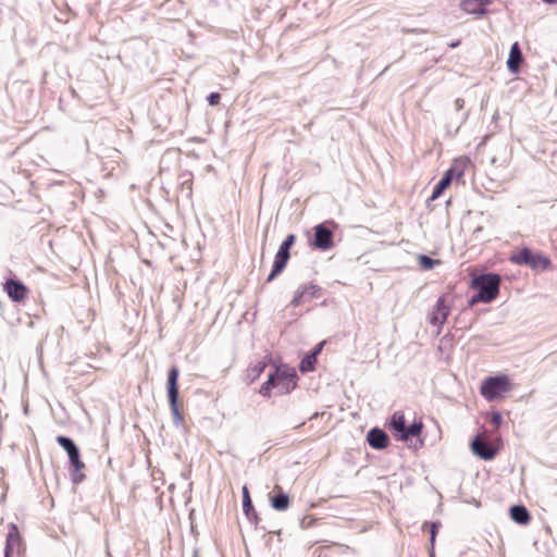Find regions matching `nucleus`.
I'll return each instance as SVG.
<instances>
[{"instance_id": "f257e3e1", "label": "nucleus", "mask_w": 557, "mask_h": 557, "mask_svg": "<svg viewBox=\"0 0 557 557\" xmlns=\"http://www.w3.org/2000/svg\"><path fill=\"white\" fill-rule=\"evenodd\" d=\"M500 275L497 273H482L474 275L471 278V287L478 293L473 295L469 300V306H473L478 302L490 304L499 294Z\"/></svg>"}, {"instance_id": "f03ea898", "label": "nucleus", "mask_w": 557, "mask_h": 557, "mask_svg": "<svg viewBox=\"0 0 557 557\" xmlns=\"http://www.w3.org/2000/svg\"><path fill=\"white\" fill-rule=\"evenodd\" d=\"M297 380L298 375L294 369L286 366L275 367L261 385L259 393L264 397H270L271 389L276 388L278 394H288L296 387Z\"/></svg>"}, {"instance_id": "7ed1b4c3", "label": "nucleus", "mask_w": 557, "mask_h": 557, "mask_svg": "<svg viewBox=\"0 0 557 557\" xmlns=\"http://www.w3.org/2000/svg\"><path fill=\"white\" fill-rule=\"evenodd\" d=\"M388 429L397 441L408 442L410 437L420 436L423 430V423L421 420H414L410 425H407L404 412L395 411L389 419ZM423 444V441L418 438L413 448H421Z\"/></svg>"}, {"instance_id": "20e7f679", "label": "nucleus", "mask_w": 557, "mask_h": 557, "mask_svg": "<svg viewBox=\"0 0 557 557\" xmlns=\"http://www.w3.org/2000/svg\"><path fill=\"white\" fill-rule=\"evenodd\" d=\"M509 260L519 265H528L534 271H545L550 265V259L540 252H534L528 247L513 251Z\"/></svg>"}, {"instance_id": "39448f33", "label": "nucleus", "mask_w": 557, "mask_h": 557, "mask_svg": "<svg viewBox=\"0 0 557 557\" xmlns=\"http://www.w3.org/2000/svg\"><path fill=\"white\" fill-rule=\"evenodd\" d=\"M334 221H324L313 227V239L311 246L321 251H326L334 246Z\"/></svg>"}, {"instance_id": "423d86ee", "label": "nucleus", "mask_w": 557, "mask_h": 557, "mask_svg": "<svg viewBox=\"0 0 557 557\" xmlns=\"http://www.w3.org/2000/svg\"><path fill=\"white\" fill-rule=\"evenodd\" d=\"M178 375L180 371L176 367H172L168 372V398L173 414L175 425H181L183 416L178 409Z\"/></svg>"}, {"instance_id": "0eeeda50", "label": "nucleus", "mask_w": 557, "mask_h": 557, "mask_svg": "<svg viewBox=\"0 0 557 557\" xmlns=\"http://www.w3.org/2000/svg\"><path fill=\"white\" fill-rule=\"evenodd\" d=\"M510 381L506 374L486 377L481 385V394L487 400H494L509 391Z\"/></svg>"}, {"instance_id": "6e6552de", "label": "nucleus", "mask_w": 557, "mask_h": 557, "mask_svg": "<svg viewBox=\"0 0 557 557\" xmlns=\"http://www.w3.org/2000/svg\"><path fill=\"white\" fill-rule=\"evenodd\" d=\"M471 448L473 454L483 460H492L497 455V448L480 435L473 437Z\"/></svg>"}, {"instance_id": "1a4fd4ad", "label": "nucleus", "mask_w": 557, "mask_h": 557, "mask_svg": "<svg viewBox=\"0 0 557 557\" xmlns=\"http://www.w3.org/2000/svg\"><path fill=\"white\" fill-rule=\"evenodd\" d=\"M450 312V307L446 304V296L437 298L429 317V322L435 326H442Z\"/></svg>"}, {"instance_id": "9d476101", "label": "nucleus", "mask_w": 557, "mask_h": 557, "mask_svg": "<svg viewBox=\"0 0 557 557\" xmlns=\"http://www.w3.org/2000/svg\"><path fill=\"white\" fill-rule=\"evenodd\" d=\"M321 287L315 284L300 285L294 294L290 306L298 307L310 298L320 297Z\"/></svg>"}, {"instance_id": "9b49d317", "label": "nucleus", "mask_w": 557, "mask_h": 557, "mask_svg": "<svg viewBox=\"0 0 557 557\" xmlns=\"http://www.w3.org/2000/svg\"><path fill=\"white\" fill-rule=\"evenodd\" d=\"M3 288L13 301H22L27 296V287L24 283L15 278H8Z\"/></svg>"}, {"instance_id": "f8f14e48", "label": "nucleus", "mask_w": 557, "mask_h": 557, "mask_svg": "<svg viewBox=\"0 0 557 557\" xmlns=\"http://www.w3.org/2000/svg\"><path fill=\"white\" fill-rule=\"evenodd\" d=\"M367 441L372 448L384 449L389 444V436L384 430L372 428L367 434Z\"/></svg>"}, {"instance_id": "ddd939ff", "label": "nucleus", "mask_w": 557, "mask_h": 557, "mask_svg": "<svg viewBox=\"0 0 557 557\" xmlns=\"http://www.w3.org/2000/svg\"><path fill=\"white\" fill-rule=\"evenodd\" d=\"M523 60V53L520 49L519 44L516 41L510 47L509 57L507 60L508 71L512 74L519 73Z\"/></svg>"}, {"instance_id": "4468645a", "label": "nucleus", "mask_w": 557, "mask_h": 557, "mask_svg": "<svg viewBox=\"0 0 557 557\" xmlns=\"http://www.w3.org/2000/svg\"><path fill=\"white\" fill-rule=\"evenodd\" d=\"M22 543V539L18 532V529L16 524L10 523L9 524V532L5 540V546H4V555L5 557H11L14 549L20 547Z\"/></svg>"}, {"instance_id": "2eb2a0df", "label": "nucleus", "mask_w": 557, "mask_h": 557, "mask_svg": "<svg viewBox=\"0 0 557 557\" xmlns=\"http://www.w3.org/2000/svg\"><path fill=\"white\" fill-rule=\"evenodd\" d=\"M490 3L491 0H462L460 9L469 14L482 16L486 14V5Z\"/></svg>"}, {"instance_id": "dca6fc26", "label": "nucleus", "mask_w": 557, "mask_h": 557, "mask_svg": "<svg viewBox=\"0 0 557 557\" xmlns=\"http://www.w3.org/2000/svg\"><path fill=\"white\" fill-rule=\"evenodd\" d=\"M243 510L247 519L257 528L259 524L258 513L252 505L249 490L246 485L243 486Z\"/></svg>"}, {"instance_id": "f3484780", "label": "nucleus", "mask_w": 557, "mask_h": 557, "mask_svg": "<svg viewBox=\"0 0 557 557\" xmlns=\"http://www.w3.org/2000/svg\"><path fill=\"white\" fill-rule=\"evenodd\" d=\"M289 257L290 253H285L283 251L277 250L274 257V262L272 264V270L265 280L267 283L272 282L278 274L283 272L289 260Z\"/></svg>"}, {"instance_id": "a211bd4d", "label": "nucleus", "mask_w": 557, "mask_h": 557, "mask_svg": "<svg viewBox=\"0 0 557 557\" xmlns=\"http://www.w3.org/2000/svg\"><path fill=\"white\" fill-rule=\"evenodd\" d=\"M510 518L518 524L525 525L531 520V515L525 506L512 505L509 509Z\"/></svg>"}, {"instance_id": "6ab92c4d", "label": "nucleus", "mask_w": 557, "mask_h": 557, "mask_svg": "<svg viewBox=\"0 0 557 557\" xmlns=\"http://www.w3.org/2000/svg\"><path fill=\"white\" fill-rule=\"evenodd\" d=\"M270 503L273 509L277 511H284L289 507V496L278 487V493L270 498Z\"/></svg>"}, {"instance_id": "aec40b11", "label": "nucleus", "mask_w": 557, "mask_h": 557, "mask_svg": "<svg viewBox=\"0 0 557 557\" xmlns=\"http://www.w3.org/2000/svg\"><path fill=\"white\" fill-rule=\"evenodd\" d=\"M72 471H71V480L74 484H79L84 481L85 474L83 473V469L85 468V463L82 459L75 460L71 462Z\"/></svg>"}, {"instance_id": "412c9836", "label": "nucleus", "mask_w": 557, "mask_h": 557, "mask_svg": "<svg viewBox=\"0 0 557 557\" xmlns=\"http://www.w3.org/2000/svg\"><path fill=\"white\" fill-rule=\"evenodd\" d=\"M317 358L314 357V354H308L306 355L300 363H299V370L302 372V373H306V372H310V371H313L314 370V367H315V363H317Z\"/></svg>"}, {"instance_id": "4be33fe9", "label": "nucleus", "mask_w": 557, "mask_h": 557, "mask_svg": "<svg viewBox=\"0 0 557 557\" xmlns=\"http://www.w3.org/2000/svg\"><path fill=\"white\" fill-rule=\"evenodd\" d=\"M449 187V178L442 177L433 187L432 195L429 200H435Z\"/></svg>"}, {"instance_id": "5701e85b", "label": "nucleus", "mask_w": 557, "mask_h": 557, "mask_svg": "<svg viewBox=\"0 0 557 557\" xmlns=\"http://www.w3.org/2000/svg\"><path fill=\"white\" fill-rule=\"evenodd\" d=\"M57 443L66 451V454L77 447L71 437L64 435H58Z\"/></svg>"}, {"instance_id": "b1692460", "label": "nucleus", "mask_w": 557, "mask_h": 557, "mask_svg": "<svg viewBox=\"0 0 557 557\" xmlns=\"http://www.w3.org/2000/svg\"><path fill=\"white\" fill-rule=\"evenodd\" d=\"M440 527H441V522H438V521L430 523V544H431L430 557H434V544H435V540H436V535L438 533Z\"/></svg>"}, {"instance_id": "393cba45", "label": "nucleus", "mask_w": 557, "mask_h": 557, "mask_svg": "<svg viewBox=\"0 0 557 557\" xmlns=\"http://www.w3.org/2000/svg\"><path fill=\"white\" fill-rule=\"evenodd\" d=\"M295 239H296V237L294 234H288L285 237V239L282 242V244L280 245L278 250L283 251L285 253H290L289 250H290L292 246L294 245Z\"/></svg>"}, {"instance_id": "a878e982", "label": "nucleus", "mask_w": 557, "mask_h": 557, "mask_svg": "<svg viewBox=\"0 0 557 557\" xmlns=\"http://www.w3.org/2000/svg\"><path fill=\"white\" fill-rule=\"evenodd\" d=\"M437 261L426 255L419 256V264L424 270H432Z\"/></svg>"}, {"instance_id": "bb28decb", "label": "nucleus", "mask_w": 557, "mask_h": 557, "mask_svg": "<svg viewBox=\"0 0 557 557\" xmlns=\"http://www.w3.org/2000/svg\"><path fill=\"white\" fill-rule=\"evenodd\" d=\"M265 367L267 363L264 361H259L249 369V374L252 376V381L260 376V374L264 371Z\"/></svg>"}, {"instance_id": "cd10ccee", "label": "nucleus", "mask_w": 557, "mask_h": 557, "mask_svg": "<svg viewBox=\"0 0 557 557\" xmlns=\"http://www.w3.org/2000/svg\"><path fill=\"white\" fill-rule=\"evenodd\" d=\"M490 422L495 428H499L500 424L503 423V416H502V413L498 412V411L492 412L491 418H490Z\"/></svg>"}, {"instance_id": "c85d7f7f", "label": "nucleus", "mask_w": 557, "mask_h": 557, "mask_svg": "<svg viewBox=\"0 0 557 557\" xmlns=\"http://www.w3.org/2000/svg\"><path fill=\"white\" fill-rule=\"evenodd\" d=\"M221 100V96L219 92H211L207 97V101L210 106H216Z\"/></svg>"}, {"instance_id": "c756f323", "label": "nucleus", "mask_w": 557, "mask_h": 557, "mask_svg": "<svg viewBox=\"0 0 557 557\" xmlns=\"http://www.w3.org/2000/svg\"><path fill=\"white\" fill-rule=\"evenodd\" d=\"M67 456H69L70 463L75 460L81 459V453H79L78 446L76 448H74L73 450H71L70 453H67Z\"/></svg>"}, {"instance_id": "7c9ffc66", "label": "nucleus", "mask_w": 557, "mask_h": 557, "mask_svg": "<svg viewBox=\"0 0 557 557\" xmlns=\"http://www.w3.org/2000/svg\"><path fill=\"white\" fill-rule=\"evenodd\" d=\"M460 175H461V173L456 174V173H455V169L450 168L449 170H447V171L445 172V174L443 175V177H448V178H449V185H450V184H451L453 178H454L455 176H460Z\"/></svg>"}, {"instance_id": "2f4dec72", "label": "nucleus", "mask_w": 557, "mask_h": 557, "mask_svg": "<svg viewBox=\"0 0 557 557\" xmlns=\"http://www.w3.org/2000/svg\"><path fill=\"white\" fill-rule=\"evenodd\" d=\"M463 107H465V100L461 99V98H457L455 100V108H456V110L460 111L461 109H463Z\"/></svg>"}, {"instance_id": "473e14b6", "label": "nucleus", "mask_w": 557, "mask_h": 557, "mask_svg": "<svg viewBox=\"0 0 557 557\" xmlns=\"http://www.w3.org/2000/svg\"><path fill=\"white\" fill-rule=\"evenodd\" d=\"M324 345V342L320 343L317 347H314V349L312 351H310L309 354H314V357L318 359V355L320 354L322 347Z\"/></svg>"}, {"instance_id": "72a5a7b5", "label": "nucleus", "mask_w": 557, "mask_h": 557, "mask_svg": "<svg viewBox=\"0 0 557 557\" xmlns=\"http://www.w3.org/2000/svg\"><path fill=\"white\" fill-rule=\"evenodd\" d=\"M492 164H499V165H503L506 160H503L502 162L499 161V159L497 157H493L492 160H491Z\"/></svg>"}, {"instance_id": "f704fd0d", "label": "nucleus", "mask_w": 557, "mask_h": 557, "mask_svg": "<svg viewBox=\"0 0 557 557\" xmlns=\"http://www.w3.org/2000/svg\"><path fill=\"white\" fill-rule=\"evenodd\" d=\"M546 3H556V0H543Z\"/></svg>"}, {"instance_id": "c9c22d12", "label": "nucleus", "mask_w": 557, "mask_h": 557, "mask_svg": "<svg viewBox=\"0 0 557 557\" xmlns=\"http://www.w3.org/2000/svg\"><path fill=\"white\" fill-rule=\"evenodd\" d=\"M458 45H459V41H456V42H453V44L450 45V47H451V48H455V47H457Z\"/></svg>"}, {"instance_id": "e433bc0d", "label": "nucleus", "mask_w": 557, "mask_h": 557, "mask_svg": "<svg viewBox=\"0 0 557 557\" xmlns=\"http://www.w3.org/2000/svg\"><path fill=\"white\" fill-rule=\"evenodd\" d=\"M480 231H482V227H481V226L476 227V228L474 230V233H478V232H480Z\"/></svg>"}, {"instance_id": "4c0bfd02", "label": "nucleus", "mask_w": 557, "mask_h": 557, "mask_svg": "<svg viewBox=\"0 0 557 557\" xmlns=\"http://www.w3.org/2000/svg\"><path fill=\"white\" fill-rule=\"evenodd\" d=\"M556 3H557V0H556Z\"/></svg>"}]
</instances>
